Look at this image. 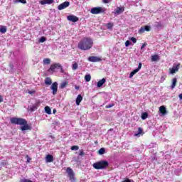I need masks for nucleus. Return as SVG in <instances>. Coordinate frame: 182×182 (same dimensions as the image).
I'll list each match as a JSON object with an SVG mask.
<instances>
[{"mask_svg": "<svg viewBox=\"0 0 182 182\" xmlns=\"http://www.w3.org/2000/svg\"><path fill=\"white\" fill-rule=\"evenodd\" d=\"M29 95H33L35 93V91H28Z\"/></svg>", "mask_w": 182, "mask_h": 182, "instance_id": "nucleus-50", "label": "nucleus"}, {"mask_svg": "<svg viewBox=\"0 0 182 182\" xmlns=\"http://www.w3.org/2000/svg\"><path fill=\"white\" fill-rule=\"evenodd\" d=\"M37 109H38V107L36 105H35V104L31 107H28V109L31 112H35V110H36Z\"/></svg>", "mask_w": 182, "mask_h": 182, "instance_id": "nucleus-27", "label": "nucleus"}, {"mask_svg": "<svg viewBox=\"0 0 182 182\" xmlns=\"http://www.w3.org/2000/svg\"><path fill=\"white\" fill-rule=\"evenodd\" d=\"M50 89L53 90V95H56V93H58V83L56 82H53Z\"/></svg>", "mask_w": 182, "mask_h": 182, "instance_id": "nucleus-10", "label": "nucleus"}, {"mask_svg": "<svg viewBox=\"0 0 182 182\" xmlns=\"http://www.w3.org/2000/svg\"><path fill=\"white\" fill-rule=\"evenodd\" d=\"M82 100H83V97H82L81 95H78L75 101L77 106H79V105H80V102H82Z\"/></svg>", "mask_w": 182, "mask_h": 182, "instance_id": "nucleus-13", "label": "nucleus"}, {"mask_svg": "<svg viewBox=\"0 0 182 182\" xmlns=\"http://www.w3.org/2000/svg\"><path fill=\"white\" fill-rule=\"evenodd\" d=\"M46 41V38L45 37H41L39 40V42H41V43H43V42Z\"/></svg>", "mask_w": 182, "mask_h": 182, "instance_id": "nucleus-37", "label": "nucleus"}, {"mask_svg": "<svg viewBox=\"0 0 182 182\" xmlns=\"http://www.w3.org/2000/svg\"><path fill=\"white\" fill-rule=\"evenodd\" d=\"M4 102V97L2 95H0V103H2Z\"/></svg>", "mask_w": 182, "mask_h": 182, "instance_id": "nucleus-49", "label": "nucleus"}, {"mask_svg": "<svg viewBox=\"0 0 182 182\" xmlns=\"http://www.w3.org/2000/svg\"><path fill=\"white\" fill-rule=\"evenodd\" d=\"M144 32H146V30L144 29V27H141L139 31V33H144Z\"/></svg>", "mask_w": 182, "mask_h": 182, "instance_id": "nucleus-35", "label": "nucleus"}, {"mask_svg": "<svg viewBox=\"0 0 182 182\" xmlns=\"http://www.w3.org/2000/svg\"><path fill=\"white\" fill-rule=\"evenodd\" d=\"M144 28V30L146 31V32H150V29L151 27H150V26H146Z\"/></svg>", "mask_w": 182, "mask_h": 182, "instance_id": "nucleus-36", "label": "nucleus"}, {"mask_svg": "<svg viewBox=\"0 0 182 182\" xmlns=\"http://www.w3.org/2000/svg\"><path fill=\"white\" fill-rule=\"evenodd\" d=\"M67 19L70 22H77V21H79V18H77L76 16H74V15H70L67 16Z\"/></svg>", "mask_w": 182, "mask_h": 182, "instance_id": "nucleus-11", "label": "nucleus"}, {"mask_svg": "<svg viewBox=\"0 0 182 182\" xmlns=\"http://www.w3.org/2000/svg\"><path fill=\"white\" fill-rule=\"evenodd\" d=\"M71 150H79V146L74 145V146H71Z\"/></svg>", "mask_w": 182, "mask_h": 182, "instance_id": "nucleus-38", "label": "nucleus"}, {"mask_svg": "<svg viewBox=\"0 0 182 182\" xmlns=\"http://www.w3.org/2000/svg\"><path fill=\"white\" fill-rule=\"evenodd\" d=\"M123 12H124V9L123 8L117 7L115 9V14H117V15H120V14Z\"/></svg>", "mask_w": 182, "mask_h": 182, "instance_id": "nucleus-17", "label": "nucleus"}, {"mask_svg": "<svg viewBox=\"0 0 182 182\" xmlns=\"http://www.w3.org/2000/svg\"><path fill=\"white\" fill-rule=\"evenodd\" d=\"M143 133V129L141 127L138 128V132L134 134L135 137H140V134Z\"/></svg>", "mask_w": 182, "mask_h": 182, "instance_id": "nucleus-19", "label": "nucleus"}, {"mask_svg": "<svg viewBox=\"0 0 182 182\" xmlns=\"http://www.w3.org/2000/svg\"><path fill=\"white\" fill-rule=\"evenodd\" d=\"M178 69H180V64H178L177 65H173L172 68L169 69L171 75H174L176 72H178Z\"/></svg>", "mask_w": 182, "mask_h": 182, "instance_id": "nucleus-8", "label": "nucleus"}, {"mask_svg": "<svg viewBox=\"0 0 182 182\" xmlns=\"http://www.w3.org/2000/svg\"><path fill=\"white\" fill-rule=\"evenodd\" d=\"M68 85H69V82H68V81L63 82L60 84V89H65V87L66 86H68Z\"/></svg>", "mask_w": 182, "mask_h": 182, "instance_id": "nucleus-23", "label": "nucleus"}, {"mask_svg": "<svg viewBox=\"0 0 182 182\" xmlns=\"http://www.w3.org/2000/svg\"><path fill=\"white\" fill-rule=\"evenodd\" d=\"M107 28L108 29H112V28H113V24H112V23H108Z\"/></svg>", "mask_w": 182, "mask_h": 182, "instance_id": "nucleus-41", "label": "nucleus"}, {"mask_svg": "<svg viewBox=\"0 0 182 182\" xmlns=\"http://www.w3.org/2000/svg\"><path fill=\"white\" fill-rule=\"evenodd\" d=\"M122 182H134V181H132L130 179H125L124 181H123Z\"/></svg>", "mask_w": 182, "mask_h": 182, "instance_id": "nucleus-48", "label": "nucleus"}, {"mask_svg": "<svg viewBox=\"0 0 182 182\" xmlns=\"http://www.w3.org/2000/svg\"><path fill=\"white\" fill-rule=\"evenodd\" d=\"M77 68H78L77 63H75L74 64H73L72 65L73 70H76Z\"/></svg>", "mask_w": 182, "mask_h": 182, "instance_id": "nucleus-32", "label": "nucleus"}, {"mask_svg": "<svg viewBox=\"0 0 182 182\" xmlns=\"http://www.w3.org/2000/svg\"><path fill=\"white\" fill-rule=\"evenodd\" d=\"M146 46H147V43H145L141 47V50H143V49H144V48H146Z\"/></svg>", "mask_w": 182, "mask_h": 182, "instance_id": "nucleus-45", "label": "nucleus"}, {"mask_svg": "<svg viewBox=\"0 0 182 182\" xmlns=\"http://www.w3.org/2000/svg\"><path fill=\"white\" fill-rule=\"evenodd\" d=\"M130 41H132V42H133V43H136V42H137V39H136V38H134V37L131 38Z\"/></svg>", "mask_w": 182, "mask_h": 182, "instance_id": "nucleus-40", "label": "nucleus"}, {"mask_svg": "<svg viewBox=\"0 0 182 182\" xmlns=\"http://www.w3.org/2000/svg\"><path fill=\"white\" fill-rule=\"evenodd\" d=\"M179 99H180L181 100H182V94H180V95H179Z\"/></svg>", "mask_w": 182, "mask_h": 182, "instance_id": "nucleus-52", "label": "nucleus"}, {"mask_svg": "<svg viewBox=\"0 0 182 182\" xmlns=\"http://www.w3.org/2000/svg\"><path fill=\"white\" fill-rule=\"evenodd\" d=\"M50 138L51 139H55V137H53V136H50Z\"/></svg>", "mask_w": 182, "mask_h": 182, "instance_id": "nucleus-54", "label": "nucleus"}, {"mask_svg": "<svg viewBox=\"0 0 182 182\" xmlns=\"http://www.w3.org/2000/svg\"><path fill=\"white\" fill-rule=\"evenodd\" d=\"M91 14L93 15H97L99 14H104V12H106V9L103 7H94L90 11Z\"/></svg>", "mask_w": 182, "mask_h": 182, "instance_id": "nucleus-4", "label": "nucleus"}, {"mask_svg": "<svg viewBox=\"0 0 182 182\" xmlns=\"http://www.w3.org/2000/svg\"><path fill=\"white\" fill-rule=\"evenodd\" d=\"M10 66H11V69H12V68L14 67V65H10Z\"/></svg>", "mask_w": 182, "mask_h": 182, "instance_id": "nucleus-55", "label": "nucleus"}, {"mask_svg": "<svg viewBox=\"0 0 182 182\" xmlns=\"http://www.w3.org/2000/svg\"><path fill=\"white\" fill-rule=\"evenodd\" d=\"M88 60L89 62H101L102 58L98 56H90Z\"/></svg>", "mask_w": 182, "mask_h": 182, "instance_id": "nucleus-9", "label": "nucleus"}, {"mask_svg": "<svg viewBox=\"0 0 182 182\" xmlns=\"http://www.w3.org/2000/svg\"><path fill=\"white\" fill-rule=\"evenodd\" d=\"M45 112L47 113V114H52V110L50 109V107L48 106L45 107Z\"/></svg>", "mask_w": 182, "mask_h": 182, "instance_id": "nucleus-26", "label": "nucleus"}, {"mask_svg": "<svg viewBox=\"0 0 182 182\" xmlns=\"http://www.w3.org/2000/svg\"><path fill=\"white\" fill-rule=\"evenodd\" d=\"M53 113L55 114L56 113V109H53Z\"/></svg>", "mask_w": 182, "mask_h": 182, "instance_id": "nucleus-53", "label": "nucleus"}, {"mask_svg": "<svg viewBox=\"0 0 182 182\" xmlns=\"http://www.w3.org/2000/svg\"><path fill=\"white\" fill-rule=\"evenodd\" d=\"M151 60L152 62H157V60H160V56L159 55H151Z\"/></svg>", "mask_w": 182, "mask_h": 182, "instance_id": "nucleus-14", "label": "nucleus"}, {"mask_svg": "<svg viewBox=\"0 0 182 182\" xmlns=\"http://www.w3.org/2000/svg\"><path fill=\"white\" fill-rule=\"evenodd\" d=\"M67 173L70 177H73V171L70 168H67Z\"/></svg>", "mask_w": 182, "mask_h": 182, "instance_id": "nucleus-24", "label": "nucleus"}, {"mask_svg": "<svg viewBox=\"0 0 182 182\" xmlns=\"http://www.w3.org/2000/svg\"><path fill=\"white\" fill-rule=\"evenodd\" d=\"M113 106H114V105L110 104V105H107V106H106V108H107V109H110V107H113Z\"/></svg>", "mask_w": 182, "mask_h": 182, "instance_id": "nucleus-44", "label": "nucleus"}, {"mask_svg": "<svg viewBox=\"0 0 182 182\" xmlns=\"http://www.w3.org/2000/svg\"><path fill=\"white\" fill-rule=\"evenodd\" d=\"M108 166L109 162L107 161H101L93 164V167L96 170H103V168H106Z\"/></svg>", "mask_w": 182, "mask_h": 182, "instance_id": "nucleus-2", "label": "nucleus"}, {"mask_svg": "<svg viewBox=\"0 0 182 182\" xmlns=\"http://www.w3.org/2000/svg\"><path fill=\"white\" fill-rule=\"evenodd\" d=\"M85 152H83V150H80L79 156H84Z\"/></svg>", "mask_w": 182, "mask_h": 182, "instance_id": "nucleus-46", "label": "nucleus"}, {"mask_svg": "<svg viewBox=\"0 0 182 182\" xmlns=\"http://www.w3.org/2000/svg\"><path fill=\"white\" fill-rule=\"evenodd\" d=\"M105 148H101V149L98 151V153H99V154L102 155V154H105Z\"/></svg>", "mask_w": 182, "mask_h": 182, "instance_id": "nucleus-34", "label": "nucleus"}, {"mask_svg": "<svg viewBox=\"0 0 182 182\" xmlns=\"http://www.w3.org/2000/svg\"><path fill=\"white\" fill-rule=\"evenodd\" d=\"M44 82L46 85H52V80L50 77H46Z\"/></svg>", "mask_w": 182, "mask_h": 182, "instance_id": "nucleus-22", "label": "nucleus"}, {"mask_svg": "<svg viewBox=\"0 0 182 182\" xmlns=\"http://www.w3.org/2000/svg\"><path fill=\"white\" fill-rule=\"evenodd\" d=\"M10 122L12 124H19L20 126H23V124H28V122L23 118L12 117L11 118Z\"/></svg>", "mask_w": 182, "mask_h": 182, "instance_id": "nucleus-3", "label": "nucleus"}, {"mask_svg": "<svg viewBox=\"0 0 182 182\" xmlns=\"http://www.w3.org/2000/svg\"><path fill=\"white\" fill-rule=\"evenodd\" d=\"M31 129V127L28 125L27 124H23V126L21 127V129L22 132H25V130H29Z\"/></svg>", "mask_w": 182, "mask_h": 182, "instance_id": "nucleus-18", "label": "nucleus"}, {"mask_svg": "<svg viewBox=\"0 0 182 182\" xmlns=\"http://www.w3.org/2000/svg\"><path fill=\"white\" fill-rule=\"evenodd\" d=\"M141 65H142L141 63H139L138 68L134 70L132 72H131V73L129 74L130 79H132V77H133V76H134V75H136V73H137V72H139V70L141 69Z\"/></svg>", "mask_w": 182, "mask_h": 182, "instance_id": "nucleus-7", "label": "nucleus"}, {"mask_svg": "<svg viewBox=\"0 0 182 182\" xmlns=\"http://www.w3.org/2000/svg\"><path fill=\"white\" fill-rule=\"evenodd\" d=\"M156 28H161L163 26V24H161V22H156L155 23Z\"/></svg>", "mask_w": 182, "mask_h": 182, "instance_id": "nucleus-33", "label": "nucleus"}, {"mask_svg": "<svg viewBox=\"0 0 182 182\" xmlns=\"http://www.w3.org/2000/svg\"><path fill=\"white\" fill-rule=\"evenodd\" d=\"M53 0H42L41 1V5H46V4H53Z\"/></svg>", "mask_w": 182, "mask_h": 182, "instance_id": "nucleus-20", "label": "nucleus"}, {"mask_svg": "<svg viewBox=\"0 0 182 182\" xmlns=\"http://www.w3.org/2000/svg\"><path fill=\"white\" fill-rule=\"evenodd\" d=\"M34 105H36L37 107H39L41 106V100L36 101Z\"/></svg>", "mask_w": 182, "mask_h": 182, "instance_id": "nucleus-39", "label": "nucleus"}, {"mask_svg": "<svg viewBox=\"0 0 182 182\" xmlns=\"http://www.w3.org/2000/svg\"><path fill=\"white\" fill-rule=\"evenodd\" d=\"M147 117H149V114H147V112H144L141 114L142 120H146V119H147Z\"/></svg>", "mask_w": 182, "mask_h": 182, "instance_id": "nucleus-30", "label": "nucleus"}, {"mask_svg": "<svg viewBox=\"0 0 182 182\" xmlns=\"http://www.w3.org/2000/svg\"><path fill=\"white\" fill-rule=\"evenodd\" d=\"M159 112L161 113L160 116H166V114H167V109H166V107L161 106L159 107Z\"/></svg>", "mask_w": 182, "mask_h": 182, "instance_id": "nucleus-12", "label": "nucleus"}, {"mask_svg": "<svg viewBox=\"0 0 182 182\" xmlns=\"http://www.w3.org/2000/svg\"><path fill=\"white\" fill-rule=\"evenodd\" d=\"M164 80H166V76H162L161 77V82H164Z\"/></svg>", "mask_w": 182, "mask_h": 182, "instance_id": "nucleus-47", "label": "nucleus"}, {"mask_svg": "<svg viewBox=\"0 0 182 182\" xmlns=\"http://www.w3.org/2000/svg\"><path fill=\"white\" fill-rule=\"evenodd\" d=\"M130 46V41H127L125 42V46L126 48L129 47Z\"/></svg>", "mask_w": 182, "mask_h": 182, "instance_id": "nucleus-42", "label": "nucleus"}, {"mask_svg": "<svg viewBox=\"0 0 182 182\" xmlns=\"http://www.w3.org/2000/svg\"><path fill=\"white\" fill-rule=\"evenodd\" d=\"M112 0H102L103 4H110Z\"/></svg>", "mask_w": 182, "mask_h": 182, "instance_id": "nucleus-43", "label": "nucleus"}, {"mask_svg": "<svg viewBox=\"0 0 182 182\" xmlns=\"http://www.w3.org/2000/svg\"><path fill=\"white\" fill-rule=\"evenodd\" d=\"M104 83H106V79L102 78L97 82V87H102V86H103Z\"/></svg>", "mask_w": 182, "mask_h": 182, "instance_id": "nucleus-15", "label": "nucleus"}, {"mask_svg": "<svg viewBox=\"0 0 182 182\" xmlns=\"http://www.w3.org/2000/svg\"><path fill=\"white\" fill-rule=\"evenodd\" d=\"M75 89H76V90H79L80 87H79V86L75 85Z\"/></svg>", "mask_w": 182, "mask_h": 182, "instance_id": "nucleus-51", "label": "nucleus"}, {"mask_svg": "<svg viewBox=\"0 0 182 182\" xmlns=\"http://www.w3.org/2000/svg\"><path fill=\"white\" fill-rule=\"evenodd\" d=\"M43 65H50V58H45L43 60Z\"/></svg>", "mask_w": 182, "mask_h": 182, "instance_id": "nucleus-25", "label": "nucleus"}, {"mask_svg": "<svg viewBox=\"0 0 182 182\" xmlns=\"http://www.w3.org/2000/svg\"><path fill=\"white\" fill-rule=\"evenodd\" d=\"M14 4H26V0H14Z\"/></svg>", "mask_w": 182, "mask_h": 182, "instance_id": "nucleus-29", "label": "nucleus"}, {"mask_svg": "<svg viewBox=\"0 0 182 182\" xmlns=\"http://www.w3.org/2000/svg\"><path fill=\"white\" fill-rule=\"evenodd\" d=\"M0 32H1V33H6V27L2 26V27L0 28Z\"/></svg>", "mask_w": 182, "mask_h": 182, "instance_id": "nucleus-31", "label": "nucleus"}, {"mask_svg": "<svg viewBox=\"0 0 182 182\" xmlns=\"http://www.w3.org/2000/svg\"><path fill=\"white\" fill-rule=\"evenodd\" d=\"M77 48L80 50H89L93 48V40L87 38H83L79 42Z\"/></svg>", "mask_w": 182, "mask_h": 182, "instance_id": "nucleus-1", "label": "nucleus"}, {"mask_svg": "<svg viewBox=\"0 0 182 182\" xmlns=\"http://www.w3.org/2000/svg\"><path fill=\"white\" fill-rule=\"evenodd\" d=\"M55 69H61V72H63V68H62V65L59 63L52 64L48 70V72H51V73H54Z\"/></svg>", "mask_w": 182, "mask_h": 182, "instance_id": "nucleus-5", "label": "nucleus"}, {"mask_svg": "<svg viewBox=\"0 0 182 182\" xmlns=\"http://www.w3.org/2000/svg\"><path fill=\"white\" fill-rule=\"evenodd\" d=\"M46 160L47 163H52L53 161V156L49 154L47 155Z\"/></svg>", "mask_w": 182, "mask_h": 182, "instance_id": "nucleus-16", "label": "nucleus"}, {"mask_svg": "<svg viewBox=\"0 0 182 182\" xmlns=\"http://www.w3.org/2000/svg\"><path fill=\"white\" fill-rule=\"evenodd\" d=\"M70 5V2L65 1L58 6V10L62 11L63 9H66V8H68Z\"/></svg>", "mask_w": 182, "mask_h": 182, "instance_id": "nucleus-6", "label": "nucleus"}, {"mask_svg": "<svg viewBox=\"0 0 182 182\" xmlns=\"http://www.w3.org/2000/svg\"><path fill=\"white\" fill-rule=\"evenodd\" d=\"M176 85H177V78H173L171 89H174V87H176Z\"/></svg>", "mask_w": 182, "mask_h": 182, "instance_id": "nucleus-21", "label": "nucleus"}, {"mask_svg": "<svg viewBox=\"0 0 182 182\" xmlns=\"http://www.w3.org/2000/svg\"><path fill=\"white\" fill-rule=\"evenodd\" d=\"M91 79H92V76L90 75V74L86 75L85 76V82H90Z\"/></svg>", "mask_w": 182, "mask_h": 182, "instance_id": "nucleus-28", "label": "nucleus"}]
</instances>
